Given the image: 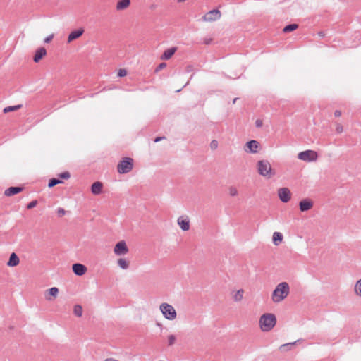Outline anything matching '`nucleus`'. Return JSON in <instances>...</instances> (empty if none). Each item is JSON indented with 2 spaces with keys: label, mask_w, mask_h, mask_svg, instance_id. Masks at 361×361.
<instances>
[{
  "label": "nucleus",
  "mask_w": 361,
  "mask_h": 361,
  "mask_svg": "<svg viewBox=\"0 0 361 361\" xmlns=\"http://www.w3.org/2000/svg\"><path fill=\"white\" fill-rule=\"evenodd\" d=\"M290 287L288 283H279L274 290L271 298L274 302L278 303L283 300L289 294Z\"/></svg>",
  "instance_id": "f257e3e1"
},
{
  "label": "nucleus",
  "mask_w": 361,
  "mask_h": 361,
  "mask_svg": "<svg viewBox=\"0 0 361 361\" xmlns=\"http://www.w3.org/2000/svg\"><path fill=\"white\" fill-rule=\"evenodd\" d=\"M276 324V317L274 314L266 313L261 316L259 325L262 331L271 330Z\"/></svg>",
  "instance_id": "f03ea898"
},
{
  "label": "nucleus",
  "mask_w": 361,
  "mask_h": 361,
  "mask_svg": "<svg viewBox=\"0 0 361 361\" xmlns=\"http://www.w3.org/2000/svg\"><path fill=\"white\" fill-rule=\"evenodd\" d=\"M258 173L264 177L270 178L274 173H272V169L270 163L267 160H260L257 164Z\"/></svg>",
  "instance_id": "7ed1b4c3"
},
{
  "label": "nucleus",
  "mask_w": 361,
  "mask_h": 361,
  "mask_svg": "<svg viewBox=\"0 0 361 361\" xmlns=\"http://www.w3.org/2000/svg\"><path fill=\"white\" fill-rule=\"evenodd\" d=\"M133 168V159L130 157L123 158L117 165V171L121 174L130 172Z\"/></svg>",
  "instance_id": "20e7f679"
},
{
  "label": "nucleus",
  "mask_w": 361,
  "mask_h": 361,
  "mask_svg": "<svg viewBox=\"0 0 361 361\" xmlns=\"http://www.w3.org/2000/svg\"><path fill=\"white\" fill-rule=\"evenodd\" d=\"M159 309L166 319L173 320L176 318V311L172 305L164 302L161 304Z\"/></svg>",
  "instance_id": "39448f33"
},
{
  "label": "nucleus",
  "mask_w": 361,
  "mask_h": 361,
  "mask_svg": "<svg viewBox=\"0 0 361 361\" xmlns=\"http://www.w3.org/2000/svg\"><path fill=\"white\" fill-rule=\"evenodd\" d=\"M298 158L304 161H314L318 158V154L313 150H305L300 152L298 154Z\"/></svg>",
  "instance_id": "423d86ee"
},
{
  "label": "nucleus",
  "mask_w": 361,
  "mask_h": 361,
  "mask_svg": "<svg viewBox=\"0 0 361 361\" xmlns=\"http://www.w3.org/2000/svg\"><path fill=\"white\" fill-rule=\"evenodd\" d=\"M128 247L124 240L118 242L114 248L115 255L118 256L125 255L128 252Z\"/></svg>",
  "instance_id": "0eeeda50"
},
{
  "label": "nucleus",
  "mask_w": 361,
  "mask_h": 361,
  "mask_svg": "<svg viewBox=\"0 0 361 361\" xmlns=\"http://www.w3.org/2000/svg\"><path fill=\"white\" fill-rule=\"evenodd\" d=\"M278 196L282 202L286 203L291 198L290 190L288 188H281L278 190Z\"/></svg>",
  "instance_id": "6e6552de"
},
{
  "label": "nucleus",
  "mask_w": 361,
  "mask_h": 361,
  "mask_svg": "<svg viewBox=\"0 0 361 361\" xmlns=\"http://www.w3.org/2000/svg\"><path fill=\"white\" fill-rule=\"evenodd\" d=\"M221 16V12L218 9H213L203 16V20L207 22H212L219 20Z\"/></svg>",
  "instance_id": "1a4fd4ad"
},
{
  "label": "nucleus",
  "mask_w": 361,
  "mask_h": 361,
  "mask_svg": "<svg viewBox=\"0 0 361 361\" xmlns=\"http://www.w3.org/2000/svg\"><path fill=\"white\" fill-rule=\"evenodd\" d=\"M313 207V202L308 198L302 200L299 203L300 210L302 212H307Z\"/></svg>",
  "instance_id": "9d476101"
},
{
  "label": "nucleus",
  "mask_w": 361,
  "mask_h": 361,
  "mask_svg": "<svg viewBox=\"0 0 361 361\" xmlns=\"http://www.w3.org/2000/svg\"><path fill=\"white\" fill-rule=\"evenodd\" d=\"M72 269L73 273L79 276L84 275L87 271V267L80 263L73 264L72 266Z\"/></svg>",
  "instance_id": "9b49d317"
},
{
  "label": "nucleus",
  "mask_w": 361,
  "mask_h": 361,
  "mask_svg": "<svg viewBox=\"0 0 361 361\" xmlns=\"http://www.w3.org/2000/svg\"><path fill=\"white\" fill-rule=\"evenodd\" d=\"M259 142L257 140H252L246 143V147L247 149H245L246 152H249L251 153H256L257 152V149L259 147Z\"/></svg>",
  "instance_id": "f8f14e48"
},
{
  "label": "nucleus",
  "mask_w": 361,
  "mask_h": 361,
  "mask_svg": "<svg viewBox=\"0 0 361 361\" xmlns=\"http://www.w3.org/2000/svg\"><path fill=\"white\" fill-rule=\"evenodd\" d=\"M23 190V187L20 186H12L9 187L4 191V195L7 197H11L14 195L18 194Z\"/></svg>",
  "instance_id": "ddd939ff"
},
{
  "label": "nucleus",
  "mask_w": 361,
  "mask_h": 361,
  "mask_svg": "<svg viewBox=\"0 0 361 361\" xmlns=\"http://www.w3.org/2000/svg\"><path fill=\"white\" fill-rule=\"evenodd\" d=\"M47 54V50L44 47L38 48L33 57V61L35 63H38L45 55Z\"/></svg>",
  "instance_id": "4468645a"
},
{
  "label": "nucleus",
  "mask_w": 361,
  "mask_h": 361,
  "mask_svg": "<svg viewBox=\"0 0 361 361\" xmlns=\"http://www.w3.org/2000/svg\"><path fill=\"white\" fill-rule=\"evenodd\" d=\"M84 32V30L82 28L75 30L72 31L68 37V42H71L78 38H79Z\"/></svg>",
  "instance_id": "2eb2a0df"
},
{
  "label": "nucleus",
  "mask_w": 361,
  "mask_h": 361,
  "mask_svg": "<svg viewBox=\"0 0 361 361\" xmlns=\"http://www.w3.org/2000/svg\"><path fill=\"white\" fill-rule=\"evenodd\" d=\"M178 224L184 231H187L190 229V221L188 218L179 217L178 219Z\"/></svg>",
  "instance_id": "dca6fc26"
},
{
  "label": "nucleus",
  "mask_w": 361,
  "mask_h": 361,
  "mask_svg": "<svg viewBox=\"0 0 361 361\" xmlns=\"http://www.w3.org/2000/svg\"><path fill=\"white\" fill-rule=\"evenodd\" d=\"M103 184L99 181H96L91 186V192L92 194L97 195L102 192Z\"/></svg>",
  "instance_id": "f3484780"
},
{
  "label": "nucleus",
  "mask_w": 361,
  "mask_h": 361,
  "mask_svg": "<svg viewBox=\"0 0 361 361\" xmlns=\"http://www.w3.org/2000/svg\"><path fill=\"white\" fill-rule=\"evenodd\" d=\"M177 48L173 47L165 50L161 56V60H169L176 53Z\"/></svg>",
  "instance_id": "a211bd4d"
},
{
  "label": "nucleus",
  "mask_w": 361,
  "mask_h": 361,
  "mask_svg": "<svg viewBox=\"0 0 361 361\" xmlns=\"http://www.w3.org/2000/svg\"><path fill=\"white\" fill-rule=\"evenodd\" d=\"M19 258L15 252H12L9 257V259L7 262V266L16 267L19 264Z\"/></svg>",
  "instance_id": "6ab92c4d"
},
{
  "label": "nucleus",
  "mask_w": 361,
  "mask_h": 361,
  "mask_svg": "<svg viewBox=\"0 0 361 361\" xmlns=\"http://www.w3.org/2000/svg\"><path fill=\"white\" fill-rule=\"evenodd\" d=\"M130 4V0H120L116 4V9L118 11L126 9Z\"/></svg>",
  "instance_id": "aec40b11"
},
{
  "label": "nucleus",
  "mask_w": 361,
  "mask_h": 361,
  "mask_svg": "<svg viewBox=\"0 0 361 361\" xmlns=\"http://www.w3.org/2000/svg\"><path fill=\"white\" fill-rule=\"evenodd\" d=\"M273 243L279 245L283 240V235L279 232H274L273 234Z\"/></svg>",
  "instance_id": "412c9836"
},
{
  "label": "nucleus",
  "mask_w": 361,
  "mask_h": 361,
  "mask_svg": "<svg viewBox=\"0 0 361 361\" xmlns=\"http://www.w3.org/2000/svg\"><path fill=\"white\" fill-rule=\"evenodd\" d=\"M298 27V24H295V23L289 24L283 27V32L285 33L290 32L296 30Z\"/></svg>",
  "instance_id": "4be33fe9"
},
{
  "label": "nucleus",
  "mask_w": 361,
  "mask_h": 361,
  "mask_svg": "<svg viewBox=\"0 0 361 361\" xmlns=\"http://www.w3.org/2000/svg\"><path fill=\"white\" fill-rule=\"evenodd\" d=\"M21 107H22L21 104L15 105V106H10L5 107L4 109V110H3V111H4V113L6 114V113H8V112H11V111L18 110Z\"/></svg>",
  "instance_id": "5701e85b"
},
{
  "label": "nucleus",
  "mask_w": 361,
  "mask_h": 361,
  "mask_svg": "<svg viewBox=\"0 0 361 361\" xmlns=\"http://www.w3.org/2000/svg\"><path fill=\"white\" fill-rule=\"evenodd\" d=\"M118 266L123 269H127L129 267V263L125 259L120 258L118 259Z\"/></svg>",
  "instance_id": "b1692460"
},
{
  "label": "nucleus",
  "mask_w": 361,
  "mask_h": 361,
  "mask_svg": "<svg viewBox=\"0 0 361 361\" xmlns=\"http://www.w3.org/2000/svg\"><path fill=\"white\" fill-rule=\"evenodd\" d=\"M63 183V181L61 180L60 179L56 178H51L49 180L48 187L49 188H52V187L56 185L57 184H59V183Z\"/></svg>",
  "instance_id": "393cba45"
},
{
  "label": "nucleus",
  "mask_w": 361,
  "mask_h": 361,
  "mask_svg": "<svg viewBox=\"0 0 361 361\" xmlns=\"http://www.w3.org/2000/svg\"><path fill=\"white\" fill-rule=\"evenodd\" d=\"M74 314L75 316L80 317L82 315V307L80 305H75L74 306Z\"/></svg>",
  "instance_id": "a878e982"
},
{
  "label": "nucleus",
  "mask_w": 361,
  "mask_h": 361,
  "mask_svg": "<svg viewBox=\"0 0 361 361\" xmlns=\"http://www.w3.org/2000/svg\"><path fill=\"white\" fill-rule=\"evenodd\" d=\"M243 293L244 291L243 289L238 290L233 296L234 300L236 302L240 301L243 299Z\"/></svg>",
  "instance_id": "bb28decb"
},
{
  "label": "nucleus",
  "mask_w": 361,
  "mask_h": 361,
  "mask_svg": "<svg viewBox=\"0 0 361 361\" xmlns=\"http://www.w3.org/2000/svg\"><path fill=\"white\" fill-rule=\"evenodd\" d=\"M355 291L357 295L361 296V279L357 281L355 286Z\"/></svg>",
  "instance_id": "cd10ccee"
},
{
  "label": "nucleus",
  "mask_w": 361,
  "mask_h": 361,
  "mask_svg": "<svg viewBox=\"0 0 361 361\" xmlns=\"http://www.w3.org/2000/svg\"><path fill=\"white\" fill-rule=\"evenodd\" d=\"M49 294L51 296L56 297L59 293V289L56 287H52L47 290Z\"/></svg>",
  "instance_id": "c85d7f7f"
},
{
  "label": "nucleus",
  "mask_w": 361,
  "mask_h": 361,
  "mask_svg": "<svg viewBox=\"0 0 361 361\" xmlns=\"http://www.w3.org/2000/svg\"><path fill=\"white\" fill-rule=\"evenodd\" d=\"M56 214H57L59 217H62L63 215L66 214V211L64 209L61 208V207H59L56 209Z\"/></svg>",
  "instance_id": "c756f323"
},
{
  "label": "nucleus",
  "mask_w": 361,
  "mask_h": 361,
  "mask_svg": "<svg viewBox=\"0 0 361 361\" xmlns=\"http://www.w3.org/2000/svg\"><path fill=\"white\" fill-rule=\"evenodd\" d=\"M229 194L232 197L236 196L238 195L237 189L235 187H233V186L230 187V188H229Z\"/></svg>",
  "instance_id": "7c9ffc66"
},
{
  "label": "nucleus",
  "mask_w": 361,
  "mask_h": 361,
  "mask_svg": "<svg viewBox=\"0 0 361 361\" xmlns=\"http://www.w3.org/2000/svg\"><path fill=\"white\" fill-rule=\"evenodd\" d=\"M176 341V336L174 335H169L168 337L169 345H172Z\"/></svg>",
  "instance_id": "2f4dec72"
},
{
  "label": "nucleus",
  "mask_w": 361,
  "mask_h": 361,
  "mask_svg": "<svg viewBox=\"0 0 361 361\" xmlns=\"http://www.w3.org/2000/svg\"><path fill=\"white\" fill-rule=\"evenodd\" d=\"M70 176H71V174L68 171H65V172H63L59 174V177L63 179H68L70 178Z\"/></svg>",
  "instance_id": "473e14b6"
},
{
  "label": "nucleus",
  "mask_w": 361,
  "mask_h": 361,
  "mask_svg": "<svg viewBox=\"0 0 361 361\" xmlns=\"http://www.w3.org/2000/svg\"><path fill=\"white\" fill-rule=\"evenodd\" d=\"M37 204V200H32L31 201L30 203H28V204L27 205V208L28 209H31L34 207H35Z\"/></svg>",
  "instance_id": "72a5a7b5"
},
{
  "label": "nucleus",
  "mask_w": 361,
  "mask_h": 361,
  "mask_svg": "<svg viewBox=\"0 0 361 361\" xmlns=\"http://www.w3.org/2000/svg\"><path fill=\"white\" fill-rule=\"evenodd\" d=\"M210 147L212 150L216 149L218 147V142L216 140H213L210 143Z\"/></svg>",
  "instance_id": "f704fd0d"
},
{
  "label": "nucleus",
  "mask_w": 361,
  "mask_h": 361,
  "mask_svg": "<svg viewBox=\"0 0 361 361\" xmlns=\"http://www.w3.org/2000/svg\"><path fill=\"white\" fill-rule=\"evenodd\" d=\"M126 74H127V71L126 69L121 68V69H119V71L118 72V75L119 77H124L126 75Z\"/></svg>",
  "instance_id": "c9c22d12"
},
{
  "label": "nucleus",
  "mask_w": 361,
  "mask_h": 361,
  "mask_svg": "<svg viewBox=\"0 0 361 361\" xmlns=\"http://www.w3.org/2000/svg\"><path fill=\"white\" fill-rule=\"evenodd\" d=\"M166 66V64L165 63H161L155 69V72H159L164 68Z\"/></svg>",
  "instance_id": "e433bc0d"
},
{
  "label": "nucleus",
  "mask_w": 361,
  "mask_h": 361,
  "mask_svg": "<svg viewBox=\"0 0 361 361\" xmlns=\"http://www.w3.org/2000/svg\"><path fill=\"white\" fill-rule=\"evenodd\" d=\"M54 38V34H51L44 38V42L45 43H49Z\"/></svg>",
  "instance_id": "4c0bfd02"
},
{
  "label": "nucleus",
  "mask_w": 361,
  "mask_h": 361,
  "mask_svg": "<svg viewBox=\"0 0 361 361\" xmlns=\"http://www.w3.org/2000/svg\"><path fill=\"white\" fill-rule=\"evenodd\" d=\"M212 40H213V39L210 38V37L209 38H204L202 42L204 44L209 45V44H210L212 43Z\"/></svg>",
  "instance_id": "58836bf2"
},
{
  "label": "nucleus",
  "mask_w": 361,
  "mask_h": 361,
  "mask_svg": "<svg viewBox=\"0 0 361 361\" xmlns=\"http://www.w3.org/2000/svg\"><path fill=\"white\" fill-rule=\"evenodd\" d=\"M262 125H263L262 120H261V119L256 120V121H255V126L257 128H261L262 126Z\"/></svg>",
  "instance_id": "ea45409f"
},
{
  "label": "nucleus",
  "mask_w": 361,
  "mask_h": 361,
  "mask_svg": "<svg viewBox=\"0 0 361 361\" xmlns=\"http://www.w3.org/2000/svg\"><path fill=\"white\" fill-rule=\"evenodd\" d=\"M336 130L338 133H341L343 132V126L341 125V124H337V126H336Z\"/></svg>",
  "instance_id": "a19ab883"
},
{
  "label": "nucleus",
  "mask_w": 361,
  "mask_h": 361,
  "mask_svg": "<svg viewBox=\"0 0 361 361\" xmlns=\"http://www.w3.org/2000/svg\"><path fill=\"white\" fill-rule=\"evenodd\" d=\"M294 344H295V343L283 344L280 347V348L285 349V348H287L289 345H293Z\"/></svg>",
  "instance_id": "79ce46f5"
},
{
  "label": "nucleus",
  "mask_w": 361,
  "mask_h": 361,
  "mask_svg": "<svg viewBox=\"0 0 361 361\" xmlns=\"http://www.w3.org/2000/svg\"><path fill=\"white\" fill-rule=\"evenodd\" d=\"M164 139H166V137H165L164 136H163V137H157L154 139V142H159V141H161V140H164Z\"/></svg>",
  "instance_id": "37998d69"
},
{
  "label": "nucleus",
  "mask_w": 361,
  "mask_h": 361,
  "mask_svg": "<svg viewBox=\"0 0 361 361\" xmlns=\"http://www.w3.org/2000/svg\"><path fill=\"white\" fill-rule=\"evenodd\" d=\"M334 116H335L336 117H339V116H341V111H339V110H336V111H334Z\"/></svg>",
  "instance_id": "c03bdc74"
},
{
  "label": "nucleus",
  "mask_w": 361,
  "mask_h": 361,
  "mask_svg": "<svg viewBox=\"0 0 361 361\" xmlns=\"http://www.w3.org/2000/svg\"><path fill=\"white\" fill-rule=\"evenodd\" d=\"M192 70V66H188L186 67V71L187 72H190Z\"/></svg>",
  "instance_id": "a18cd8bd"
},
{
  "label": "nucleus",
  "mask_w": 361,
  "mask_h": 361,
  "mask_svg": "<svg viewBox=\"0 0 361 361\" xmlns=\"http://www.w3.org/2000/svg\"><path fill=\"white\" fill-rule=\"evenodd\" d=\"M104 361H119V360H116V359L112 358V357H109V358L105 359Z\"/></svg>",
  "instance_id": "49530a36"
},
{
  "label": "nucleus",
  "mask_w": 361,
  "mask_h": 361,
  "mask_svg": "<svg viewBox=\"0 0 361 361\" xmlns=\"http://www.w3.org/2000/svg\"><path fill=\"white\" fill-rule=\"evenodd\" d=\"M318 35H319V37H324V36H325V34H324V32L321 31V32H318Z\"/></svg>",
  "instance_id": "de8ad7c7"
},
{
  "label": "nucleus",
  "mask_w": 361,
  "mask_h": 361,
  "mask_svg": "<svg viewBox=\"0 0 361 361\" xmlns=\"http://www.w3.org/2000/svg\"><path fill=\"white\" fill-rule=\"evenodd\" d=\"M236 100H237V98H235L233 101V103L234 104L235 102H236Z\"/></svg>",
  "instance_id": "09e8293b"
},
{
  "label": "nucleus",
  "mask_w": 361,
  "mask_h": 361,
  "mask_svg": "<svg viewBox=\"0 0 361 361\" xmlns=\"http://www.w3.org/2000/svg\"><path fill=\"white\" fill-rule=\"evenodd\" d=\"M188 84H189V82H187L184 85V87H186Z\"/></svg>",
  "instance_id": "8fccbe9b"
},
{
  "label": "nucleus",
  "mask_w": 361,
  "mask_h": 361,
  "mask_svg": "<svg viewBox=\"0 0 361 361\" xmlns=\"http://www.w3.org/2000/svg\"><path fill=\"white\" fill-rule=\"evenodd\" d=\"M188 84H189V82H187L184 85V87H186Z\"/></svg>",
  "instance_id": "3c124183"
},
{
  "label": "nucleus",
  "mask_w": 361,
  "mask_h": 361,
  "mask_svg": "<svg viewBox=\"0 0 361 361\" xmlns=\"http://www.w3.org/2000/svg\"><path fill=\"white\" fill-rule=\"evenodd\" d=\"M188 84H189V82H187L184 85V87H186Z\"/></svg>",
  "instance_id": "603ef678"
},
{
  "label": "nucleus",
  "mask_w": 361,
  "mask_h": 361,
  "mask_svg": "<svg viewBox=\"0 0 361 361\" xmlns=\"http://www.w3.org/2000/svg\"><path fill=\"white\" fill-rule=\"evenodd\" d=\"M188 84H189V82H187L184 85V87H186Z\"/></svg>",
  "instance_id": "864d4df0"
},
{
  "label": "nucleus",
  "mask_w": 361,
  "mask_h": 361,
  "mask_svg": "<svg viewBox=\"0 0 361 361\" xmlns=\"http://www.w3.org/2000/svg\"><path fill=\"white\" fill-rule=\"evenodd\" d=\"M188 84H189V82H187L184 85V87H186Z\"/></svg>",
  "instance_id": "5fc2aeb1"
},
{
  "label": "nucleus",
  "mask_w": 361,
  "mask_h": 361,
  "mask_svg": "<svg viewBox=\"0 0 361 361\" xmlns=\"http://www.w3.org/2000/svg\"><path fill=\"white\" fill-rule=\"evenodd\" d=\"M46 298H47V300H51V299L50 298H49V297H46Z\"/></svg>",
  "instance_id": "6e6d98bb"
}]
</instances>
